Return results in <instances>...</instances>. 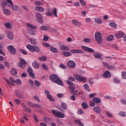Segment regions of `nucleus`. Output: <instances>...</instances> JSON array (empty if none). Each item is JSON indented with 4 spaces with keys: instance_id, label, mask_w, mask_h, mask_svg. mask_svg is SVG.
Returning a JSON list of instances; mask_svg holds the SVG:
<instances>
[{
    "instance_id": "8fccbe9b",
    "label": "nucleus",
    "mask_w": 126,
    "mask_h": 126,
    "mask_svg": "<svg viewBox=\"0 0 126 126\" xmlns=\"http://www.w3.org/2000/svg\"><path fill=\"white\" fill-rule=\"evenodd\" d=\"M29 84L32 87H34V82L33 80L30 79L29 81Z\"/></svg>"
},
{
    "instance_id": "5fc2aeb1",
    "label": "nucleus",
    "mask_w": 126,
    "mask_h": 126,
    "mask_svg": "<svg viewBox=\"0 0 126 126\" xmlns=\"http://www.w3.org/2000/svg\"><path fill=\"white\" fill-rule=\"evenodd\" d=\"M33 119L35 121V122H36V123H38L39 122V120H38V117L36 114H33Z\"/></svg>"
},
{
    "instance_id": "ddd939ff",
    "label": "nucleus",
    "mask_w": 126,
    "mask_h": 126,
    "mask_svg": "<svg viewBox=\"0 0 126 126\" xmlns=\"http://www.w3.org/2000/svg\"><path fill=\"white\" fill-rule=\"evenodd\" d=\"M67 65L68 66V67L74 68V67L76 66L75 62L72 61H69L67 63Z\"/></svg>"
},
{
    "instance_id": "ea45409f",
    "label": "nucleus",
    "mask_w": 126,
    "mask_h": 126,
    "mask_svg": "<svg viewBox=\"0 0 126 126\" xmlns=\"http://www.w3.org/2000/svg\"><path fill=\"white\" fill-rule=\"evenodd\" d=\"M34 84L37 87H40V86H41V83L38 80H35L34 81Z\"/></svg>"
},
{
    "instance_id": "a878e982",
    "label": "nucleus",
    "mask_w": 126,
    "mask_h": 126,
    "mask_svg": "<svg viewBox=\"0 0 126 126\" xmlns=\"http://www.w3.org/2000/svg\"><path fill=\"white\" fill-rule=\"evenodd\" d=\"M72 22L73 24H74V25H76V26H80V25H81V23L76 20H72Z\"/></svg>"
},
{
    "instance_id": "a18cd8bd",
    "label": "nucleus",
    "mask_w": 126,
    "mask_h": 126,
    "mask_svg": "<svg viewBox=\"0 0 126 126\" xmlns=\"http://www.w3.org/2000/svg\"><path fill=\"white\" fill-rule=\"evenodd\" d=\"M15 83H16V84H17L18 85H21V84H22V82H21V80H20V79H17L15 80Z\"/></svg>"
},
{
    "instance_id": "de8ad7c7",
    "label": "nucleus",
    "mask_w": 126,
    "mask_h": 126,
    "mask_svg": "<svg viewBox=\"0 0 126 126\" xmlns=\"http://www.w3.org/2000/svg\"><path fill=\"white\" fill-rule=\"evenodd\" d=\"M118 115L120 116V117H126V113L125 112L120 111L118 113Z\"/></svg>"
},
{
    "instance_id": "58836bf2",
    "label": "nucleus",
    "mask_w": 126,
    "mask_h": 126,
    "mask_svg": "<svg viewBox=\"0 0 126 126\" xmlns=\"http://www.w3.org/2000/svg\"><path fill=\"white\" fill-rule=\"evenodd\" d=\"M68 88H69L71 94H72V93L74 91V89H75V87H74L73 86H70V87H68Z\"/></svg>"
},
{
    "instance_id": "864d4df0",
    "label": "nucleus",
    "mask_w": 126,
    "mask_h": 126,
    "mask_svg": "<svg viewBox=\"0 0 126 126\" xmlns=\"http://www.w3.org/2000/svg\"><path fill=\"white\" fill-rule=\"evenodd\" d=\"M40 30H45V31H47L49 30V29H48L47 27H45V26H42L40 28Z\"/></svg>"
},
{
    "instance_id": "473e14b6",
    "label": "nucleus",
    "mask_w": 126,
    "mask_h": 126,
    "mask_svg": "<svg viewBox=\"0 0 126 126\" xmlns=\"http://www.w3.org/2000/svg\"><path fill=\"white\" fill-rule=\"evenodd\" d=\"M83 86L84 88H85L87 91H88L89 92L90 91V86H89L88 84H85L83 85Z\"/></svg>"
},
{
    "instance_id": "4be33fe9",
    "label": "nucleus",
    "mask_w": 126,
    "mask_h": 126,
    "mask_svg": "<svg viewBox=\"0 0 126 126\" xmlns=\"http://www.w3.org/2000/svg\"><path fill=\"white\" fill-rule=\"evenodd\" d=\"M46 15L47 16H51L53 15V9L49 8L47 10L46 13H45Z\"/></svg>"
},
{
    "instance_id": "1a4fd4ad",
    "label": "nucleus",
    "mask_w": 126,
    "mask_h": 126,
    "mask_svg": "<svg viewBox=\"0 0 126 126\" xmlns=\"http://www.w3.org/2000/svg\"><path fill=\"white\" fill-rule=\"evenodd\" d=\"M4 80L6 81V83L9 84V85H11V86H13V83H15V80L13 78L11 77H9V80L10 82H9L8 79H6L5 77H4Z\"/></svg>"
},
{
    "instance_id": "052dcab7",
    "label": "nucleus",
    "mask_w": 126,
    "mask_h": 126,
    "mask_svg": "<svg viewBox=\"0 0 126 126\" xmlns=\"http://www.w3.org/2000/svg\"><path fill=\"white\" fill-rule=\"evenodd\" d=\"M14 101L15 103H16L17 105H19V104H20V103H21V101L19 99H14Z\"/></svg>"
},
{
    "instance_id": "72a5a7b5",
    "label": "nucleus",
    "mask_w": 126,
    "mask_h": 126,
    "mask_svg": "<svg viewBox=\"0 0 126 126\" xmlns=\"http://www.w3.org/2000/svg\"><path fill=\"white\" fill-rule=\"evenodd\" d=\"M27 26L28 27H30V28H32V29H37V26H33L31 24H29V23L27 24Z\"/></svg>"
},
{
    "instance_id": "680f3d73",
    "label": "nucleus",
    "mask_w": 126,
    "mask_h": 126,
    "mask_svg": "<svg viewBox=\"0 0 126 126\" xmlns=\"http://www.w3.org/2000/svg\"><path fill=\"white\" fill-rule=\"evenodd\" d=\"M25 112H27V113H31V109L29 107H26L25 108Z\"/></svg>"
},
{
    "instance_id": "e433bc0d",
    "label": "nucleus",
    "mask_w": 126,
    "mask_h": 126,
    "mask_svg": "<svg viewBox=\"0 0 126 126\" xmlns=\"http://www.w3.org/2000/svg\"><path fill=\"white\" fill-rule=\"evenodd\" d=\"M73 95H78V96H80V92H79V91L78 90H75L74 91V92L72 94Z\"/></svg>"
},
{
    "instance_id": "a211bd4d",
    "label": "nucleus",
    "mask_w": 126,
    "mask_h": 126,
    "mask_svg": "<svg viewBox=\"0 0 126 126\" xmlns=\"http://www.w3.org/2000/svg\"><path fill=\"white\" fill-rule=\"evenodd\" d=\"M6 36L10 40H13V35L10 32H6Z\"/></svg>"
},
{
    "instance_id": "6e6552de",
    "label": "nucleus",
    "mask_w": 126,
    "mask_h": 126,
    "mask_svg": "<svg viewBox=\"0 0 126 126\" xmlns=\"http://www.w3.org/2000/svg\"><path fill=\"white\" fill-rule=\"evenodd\" d=\"M44 93L45 94H46V95H47V99H48V100H49V101H50L51 102H55V99L53 98L52 95H51V93L50 92V91L47 90H45Z\"/></svg>"
},
{
    "instance_id": "3c124183",
    "label": "nucleus",
    "mask_w": 126,
    "mask_h": 126,
    "mask_svg": "<svg viewBox=\"0 0 126 126\" xmlns=\"http://www.w3.org/2000/svg\"><path fill=\"white\" fill-rule=\"evenodd\" d=\"M74 123H75L76 124H77V125H78L79 126H83V124H82V123H81V122H80V121L79 120H75Z\"/></svg>"
},
{
    "instance_id": "e2e57ef3",
    "label": "nucleus",
    "mask_w": 126,
    "mask_h": 126,
    "mask_svg": "<svg viewBox=\"0 0 126 126\" xmlns=\"http://www.w3.org/2000/svg\"><path fill=\"white\" fill-rule=\"evenodd\" d=\"M36 33H37L36 31L33 30L31 32H30V34H31V36H35V35H36Z\"/></svg>"
},
{
    "instance_id": "69168bd1",
    "label": "nucleus",
    "mask_w": 126,
    "mask_h": 126,
    "mask_svg": "<svg viewBox=\"0 0 126 126\" xmlns=\"http://www.w3.org/2000/svg\"><path fill=\"white\" fill-rule=\"evenodd\" d=\"M49 40V36L47 35H44L43 36V41H48Z\"/></svg>"
},
{
    "instance_id": "774afa93",
    "label": "nucleus",
    "mask_w": 126,
    "mask_h": 126,
    "mask_svg": "<svg viewBox=\"0 0 126 126\" xmlns=\"http://www.w3.org/2000/svg\"><path fill=\"white\" fill-rule=\"evenodd\" d=\"M120 103H121V104H123V105H126V99H122L120 101Z\"/></svg>"
},
{
    "instance_id": "9d476101",
    "label": "nucleus",
    "mask_w": 126,
    "mask_h": 126,
    "mask_svg": "<svg viewBox=\"0 0 126 126\" xmlns=\"http://www.w3.org/2000/svg\"><path fill=\"white\" fill-rule=\"evenodd\" d=\"M35 16L37 18V21L39 23H43V17L40 13H37L35 15Z\"/></svg>"
},
{
    "instance_id": "b1692460",
    "label": "nucleus",
    "mask_w": 126,
    "mask_h": 126,
    "mask_svg": "<svg viewBox=\"0 0 126 126\" xmlns=\"http://www.w3.org/2000/svg\"><path fill=\"white\" fill-rule=\"evenodd\" d=\"M93 101L95 104H100V103H101V99L98 97H94L93 99Z\"/></svg>"
},
{
    "instance_id": "aec40b11",
    "label": "nucleus",
    "mask_w": 126,
    "mask_h": 126,
    "mask_svg": "<svg viewBox=\"0 0 126 126\" xmlns=\"http://www.w3.org/2000/svg\"><path fill=\"white\" fill-rule=\"evenodd\" d=\"M15 94L16 96H17V97H18V98H23V96L21 94V91L19 90L16 91Z\"/></svg>"
},
{
    "instance_id": "bf43d9fd",
    "label": "nucleus",
    "mask_w": 126,
    "mask_h": 126,
    "mask_svg": "<svg viewBox=\"0 0 126 126\" xmlns=\"http://www.w3.org/2000/svg\"><path fill=\"white\" fill-rule=\"evenodd\" d=\"M113 82L114 83H120V82H121V81L120 80H119L118 78H114L113 79Z\"/></svg>"
},
{
    "instance_id": "39448f33",
    "label": "nucleus",
    "mask_w": 126,
    "mask_h": 126,
    "mask_svg": "<svg viewBox=\"0 0 126 126\" xmlns=\"http://www.w3.org/2000/svg\"><path fill=\"white\" fill-rule=\"evenodd\" d=\"M74 76L75 77L76 80L77 81H78V82H81V81H83V82H86L87 81V78L85 77L81 76L78 74H74Z\"/></svg>"
},
{
    "instance_id": "6e6d98bb",
    "label": "nucleus",
    "mask_w": 126,
    "mask_h": 126,
    "mask_svg": "<svg viewBox=\"0 0 126 126\" xmlns=\"http://www.w3.org/2000/svg\"><path fill=\"white\" fill-rule=\"evenodd\" d=\"M20 52L22 53V54H23V55H27V52L23 49H20Z\"/></svg>"
},
{
    "instance_id": "412c9836",
    "label": "nucleus",
    "mask_w": 126,
    "mask_h": 126,
    "mask_svg": "<svg viewBox=\"0 0 126 126\" xmlns=\"http://www.w3.org/2000/svg\"><path fill=\"white\" fill-rule=\"evenodd\" d=\"M32 65L34 67V68H36L37 69L39 67V63L38 62H36V61H34L32 63Z\"/></svg>"
},
{
    "instance_id": "49530a36",
    "label": "nucleus",
    "mask_w": 126,
    "mask_h": 126,
    "mask_svg": "<svg viewBox=\"0 0 126 126\" xmlns=\"http://www.w3.org/2000/svg\"><path fill=\"white\" fill-rule=\"evenodd\" d=\"M82 107H83L84 109H87V108H88V105L86 102H82Z\"/></svg>"
},
{
    "instance_id": "4c0bfd02",
    "label": "nucleus",
    "mask_w": 126,
    "mask_h": 126,
    "mask_svg": "<svg viewBox=\"0 0 126 126\" xmlns=\"http://www.w3.org/2000/svg\"><path fill=\"white\" fill-rule=\"evenodd\" d=\"M4 26L8 29H11V25L9 23H6L4 24Z\"/></svg>"
},
{
    "instance_id": "9b49d317",
    "label": "nucleus",
    "mask_w": 126,
    "mask_h": 126,
    "mask_svg": "<svg viewBox=\"0 0 126 126\" xmlns=\"http://www.w3.org/2000/svg\"><path fill=\"white\" fill-rule=\"evenodd\" d=\"M28 73H29V76H31L32 78H35V74L33 73L32 67H28Z\"/></svg>"
},
{
    "instance_id": "79ce46f5",
    "label": "nucleus",
    "mask_w": 126,
    "mask_h": 126,
    "mask_svg": "<svg viewBox=\"0 0 126 126\" xmlns=\"http://www.w3.org/2000/svg\"><path fill=\"white\" fill-rule=\"evenodd\" d=\"M63 54L64 56H65V57H69L70 55H71V53L69 52H64L63 51Z\"/></svg>"
},
{
    "instance_id": "37998d69",
    "label": "nucleus",
    "mask_w": 126,
    "mask_h": 126,
    "mask_svg": "<svg viewBox=\"0 0 126 126\" xmlns=\"http://www.w3.org/2000/svg\"><path fill=\"white\" fill-rule=\"evenodd\" d=\"M109 26L112 28H116L117 27V24H116L115 23H110Z\"/></svg>"
},
{
    "instance_id": "5701e85b",
    "label": "nucleus",
    "mask_w": 126,
    "mask_h": 126,
    "mask_svg": "<svg viewBox=\"0 0 126 126\" xmlns=\"http://www.w3.org/2000/svg\"><path fill=\"white\" fill-rule=\"evenodd\" d=\"M94 56L96 59H98L99 61H102V60H103V58L101 57V54L99 53H94Z\"/></svg>"
},
{
    "instance_id": "dca6fc26",
    "label": "nucleus",
    "mask_w": 126,
    "mask_h": 126,
    "mask_svg": "<svg viewBox=\"0 0 126 126\" xmlns=\"http://www.w3.org/2000/svg\"><path fill=\"white\" fill-rule=\"evenodd\" d=\"M103 76L104 78H110L111 77V72L109 71H106L103 74Z\"/></svg>"
},
{
    "instance_id": "09e8293b",
    "label": "nucleus",
    "mask_w": 126,
    "mask_h": 126,
    "mask_svg": "<svg viewBox=\"0 0 126 126\" xmlns=\"http://www.w3.org/2000/svg\"><path fill=\"white\" fill-rule=\"evenodd\" d=\"M12 9L13 10H18V9H19V6L18 5H15V6H13L12 5Z\"/></svg>"
},
{
    "instance_id": "338daca9",
    "label": "nucleus",
    "mask_w": 126,
    "mask_h": 126,
    "mask_svg": "<svg viewBox=\"0 0 126 126\" xmlns=\"http://www.w3.org/2000/svg\"><path fill=\"white\" fill-rule=\"evenodd\" d=\"M122 76L124 79H126V72H122Z\"/></svg>"
},
{
    "instance_id": "423d86ee",
    "label": "nucleus",
    "mask_w": 126,
    "mask_h": 126,
    "mask_svg": "<svg viewBox=\"0 0 126 126\" xmlns=\"http://www.w3.org/2000/svg\"><path fill=\"white\" fill-rule=\"evenodd\" d=\"M94 37L96 42L99 44V45L102 44V34L101 32H95Z\"/></svg>"
},
{
    "instance_id": "20e7f679",
    "label": "nucleus",
    "mask_w": 126,
    "mask_h": 126,
    "mask_svg": "<svg viewBox=\"0 0 126 126\" xmlns=\"http://www.w3.org/2000/svg\"><path fill=\"white\" fill-rule=\"evenodd\" d=\"M26 64H27V62H26L25 60L23 58H20V62L18 63V66L22 69H24L26 67Z\"/></svg>"
},
{
    "instance_id": "c756f323",
    "label": "nucleus",
    "mask_w": 126,
    "mask_h": 126,
    "mask_svg": "<svg viewBox=\"0 0 126 126\" xmlns=\"http://www.w3.org/2000/svg\"><path fill=\"white\" fill-rule=\"evenodd\" d=\"M50 50L51 52H52V53H55V54H57V53H59V51H58V49L55 47H50Z\"/></svg>"
},
{
    "instance_id": "393cba45",
    "label": "nucleus",
    "mask_w": 126,
    "mask_h": 126,
    "mask_svg": "<svg viewBox=\"0 0 126 126\" xmlns=\"http://www.w3.org/2000/svg\"><path fill=\"white\" fill-rule=\"evenodd\" d=\"M30 41L32 45L33 46L37 45V40H36V38H31Z\"/></svg>"
},
{
    "instance_id": "c85d7f7f",
    "label": "nucleus",
    "mask_w": 126,
    "mask_h": 126,
    "mask_svg": "<svg viewBox=\"0 0 126 126\" xmlns=\"http://www.w3.org/2000/svg\"><path fill=\"white\" fill-rule=\"evenodd\" d=\"M60 50L62 51H69V48L65 46L64 45H62L60 47Z\"/></svg>"
},
{
    "instance_id": "f704fd0d",
    "label": "nucleus",
    "mask_w": 126,
    "mask_h": 126,
    "mask_svg": "<svg viewBox=\"0 0 126 126\" xmlns=\"http://www.w3.org/2000/svg\"><path fill=\"white\" fill-rule=\"evenodd\" d=\"M3 13H4V14H5L6 15H10V11H9V10H7L6 9H2Z\"/></svg>"
},
{
    "instance_id": "f3484780",
    "label": "nucleus",
    "mask_w": 126,
    "mask_h": 126,
    "mask_svg": "<svg viewBox=\"0 0 126 126\" xmlns=\"http://www.w3.org/2000/svg\"><path fill=\"white\" fill-rule=\"evenodd\" d=\"M71 53L72 54H83V51L81 50L73 49L71 50Z\"/></svg>"
},
{
    "instance_id": "4d7b16f0",
    "label": "nucleus",
    "mask_w": 126,
    "mask_h": 126,
    "mask_svg": "<svg viewBox=\"0 0 126 126\" xmlns=\"http://www.w3.org/2000/svg\"><path fill=\"white\" fill-rule=\"evenodd\" d=\"M53 14H54V16L56 17H58V14L57 12V8H54L53 10Z\"/></svg>"
},
{
    "instance_id": "c9c22d12",
    "label": "nucleus",
    "mask_w": 126,
    "mask_h": 126,
    "mask_svg": "<svg viewBox=\"0 0 126 126\" xmlns=\"http://www.w3.org/2000/svg\"><path fill=\"white\" fill-rule=\"evenodd\" d=\"M5 5H7L8 6V4H7V2L6 1H3L1 2L0 6L2 8H4L5 7Z\"/></svg>"
},
{
    "instance_id": "f8f14e48",
    "label": "nucleus",
    "mask_w": 126,
    "mask_h": 126,
    "mask_svg": "<svg viewBox=\"0 0 126 126\" xmlns=\"http://www.w3.org/2000/svg\"><path fill=\"white\" fill-rule=\"evenodd\" d=\"M124 34L125 33H124L123 32L119 31L115 34V36L116 37L117 39H121V38H123L124 37Z\"/></svg>"
},
{
    "instance_id": "2f4dec72",
    "label": "nucleus",
    "mask_w": 126,
    "mask_h": 126,
    "mask_svg": "<svg viewBox=\"0 0 126 126\" xmlns=\"http://www.w3.org/2000/svg\"><path fill=\"white\" fill-rule=\"evenodd\" d=\"M10 72L12 75H16L17 74V70L15 68L11 69Z\"/></svg>"
},
{
    "instance_id": "f257e3e1",
    "label": "nucleus",
    "mask_w": 126,
    "mask_h": 126,
    "mask_svg": "<svg viewBox=\"0 0 126 126\" xmlns=\"http://www.w3.org/2000/svg\"><path fill=\"white\" fill-rule=\"evenodd\" d=\"M49 79L53 82H54V83H56V84H58L61 86H63V81L61 80V79H60L59 76L56 74H51L50 76Z\"/></svg>"
},
{
    "instance_id": "2eb2a0df",
    "label": "nucleus",
    "mask_w": 126,
    "mask_h": 126,
    "mask_svg": "<svg viewBox=\"0 0 126 126\" xmlns=\"http://www.w3.org/2000/svg\"><path fill=\"white\" fill-rule=\"evenodd\" d=\"M27 104L30 107H32V108H39L40 107V105L39 104H34L32 102H30L29 101H28Z\"/></svg>"
},
{
    "instance_id": "13d9d810",
    "label": "nucleus",
    "mask_w": 126,
    "mask_h": 126,
    "mask_svg": "<svg viewBox=\"0 0 126 126\" xmlns=\"http://www.w3.org/2000/svg\"><path fill=\"white\" fill-rule=\"evenodd\" d=\"M80 3L83 6H85V5H86V3L84 1V0H80Z\"/></svg>"
},
{
    "instance_id": "603ef678",
    "label": "nucleus",
    "mask_w": 126,
    "mask_h": 126,
    "mask_svg": "<svg viewBox=\"0 0 126 126\" xmlns=\"http://www.w3.org/2000/svg\"><path fill=\"white\" fill-rule=\"evenodd\" d=\"M42 66L43 69H44L45 70H48L49 69V67H48L47 65H46V64L45 63L42 64Z\"/></svg>"
},
{
    "instance_id": "0e129e2a",
    "label": "nucleus",
    "mask_w": 126,
    "mask_h": 126,
    "mask_svg": "<svg viewBox=\"0 0 126 126\" xmlns=\"http://www.w3.org/2000/svg\"><path fill=\"white\" fill-rule=\"evenodd\" d=\"M60 67L63 68V69H66V66L64 65L63 64H60L59 65Z\"/></svg>"
},
{
    "instance_id": "7ed1b4c3",
    "label": "nucleus",
    "mask_w": 126,
    "mask_h": 126,
    "mask_svg": "<svg viewBox=\"0 0 126 126\" xmlns=\"http://www.w3.org/2000/svg\"><path fill=\"white\" fill-rule=\"evenodd\" d=\"M51 112L52 114L55 116V117H57V118H60V119H63V118H64V114L60 111H57L55 109H52Z\"/></svg>"
},
{
    "instance_id": "a19ab883",
    "label": "nucleus",
    "mask_w": 126,
    "mask_h": 126,
    "mask_svg": "<svg viewBox=\"0 0 126 126\" xmlns=\"http://www.w3.org/2000/svg\"><path fill=\"white\" fill-rule=\"evenodd\" d=\"M61 106H62V108H63V109H64L65 110H66V109H67V105L64 102H63L62 103Z\"/></svg>"
},
{
    "instance_id": "4468645a",
    "label": "nucleus",
    "mask_w": 126,
    "mask_h": 126,
    "mask_svg": "<svg viewBox=\"0 0 126 126\" xmlns=\"http://www.w3.org/2000/svg\"><path fill=\"white\" fill-rule=\"evenodd\" d=\"M82 49L84 50V51H87V52H89V53H94V50L92 49V48H90L89 47H87L86 46H82Z\"/></svg>"
},
{
    "instance_id": "c03bdc74",
    "label": "nucleus",
    "mask_w": 126,
    "mask_h": 126,
    "mask_svg": "<svg viewBox=\"0 0 126 126\" xmlns=\"http://www.w3.org/2000/svg\"><path fill=\"white\" fill-rule=\"evenodd\" d=\"M107 41H111L114 40V35H110L107 38Z\"/></svg>"
},
{
    "instance_id": "bb28decb",
    "label": "nucleus",
    "mask_w": 126,
    "mask_h": 126,
    "mask_svg": "<svg viewBox=\"0 0 126 126\" xmlns=\"http://www.w3.org/2000/svg\"><path fill=\"white\" fill-rule=\"evenodd\" d=\"M94 22H95V23H96L97 24H102V23H103L102 20H101V19H100L99 18H95Z\"/></svg>"
},
{
    "instance_id": "f03ea898",
    "label": "nucleus",
    "mask_w": 126,
    "mask_h": 126,
    "mask_svg": "<svg viewBox=\"0 0 126 126\" xmlns=\"http://www.w3.org/2000/svg\"><path fill=\"white\" fill-rule=\"evenodd\" d=\"M26 48L31 53H34V52L39 53L40 51H41L40 47L36 45L32 46L31 44H28L26 45Z\"/></svg>"
},
{
    "instance_id": "cd10ccee",
    "label": "nucleus",
    "mask_w": 126,
    "mask_h": 126,
    "mask_svg": "<svg viewBox=\"0 0 126 126\" xmlns=\"http://www.w3.org/2000/svg\"><path fill=\"white\" fill-rule=\"evenodd\" d=\"M94 112L97 113V114H100L101 113V108H100L98 106H95L94 108Z\"/></svg>"
},
{
    "instance_id": "6ab92c4d",
    "label": "nucleus",
    "mask_w": 126,
    "mask_h": 126,
    "mask_svg": "<svg viewBox=\"0 0 126 126\" xmlns=\"http://www.w3.org/2000/svg\"><path fill=\"white\" fill-rule=\"evenodd\" d=\"M34 9L36 11H40V12H44L45 11V9L41 6H36Z\"/></svg>"
},
{
    "instance_id": "0eeeda50",
    "label": "nucleus",
    "mask_w": 126,
    "mask_h": 126,
    "mask_svg": "<svg viewBox=\"0 0 126 126\" xmlns=\"http://www.w3.org/2000/svg\"><path fill=\"white\" fill-rule=\"evenodd\" d=\"M7 49L11 55H15V54H16V49H15V48H14L13 46H7Z\"/></svg>"
},
{
    "instance_id": "7c9ffc66",
    "label": "nucleus",
    "mask_w": 126,
    "mask_h": 126,
    "mask_svg": "<svg viewBox=\"0 0 126 126\" xmlns=\"http://www.w3.org/2000/svg\"><path fill=\"white\" fill-rule=\"evenodd\" d=\"M47 60V58L46 56H41L38 58V61H40L41 62H46Z\"/></svg>"
}]
</instances>
